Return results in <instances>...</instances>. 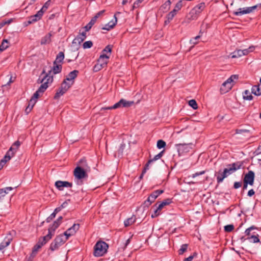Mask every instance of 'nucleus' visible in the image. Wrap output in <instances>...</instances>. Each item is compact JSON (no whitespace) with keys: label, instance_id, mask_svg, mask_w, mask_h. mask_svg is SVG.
Masks as SVG:
<instances>
[{"label":"nucleus","instance_id":"obj_19","mask_svg":"<svg viewBox=\"0 0 261 261\" xmlns=\"http://www.w3.org/2000/svg\"><path fill=\"white\" fill-rule=\"evenodd\" d=\"M238 76L237 75H232L230 77H229L226 81L224 82V85L227 84V89H231L232 85L233 82L234 80L238 79Z\"/></svg>","mask_w":261,"mask_h":261},{"label":"nucleus","instance_id":"obj_24","mask_svg":"<svg viewBox=\"0 0 261 261\" xmlns=\"http://www.w3.org/2000/svg\"><path fill=\"white\" fill-rule=\"evenodd\" d=\"M251 92L253 94L256 96L261 95V85L258 84L252 86Z\"/></svg>","mask_w":261,"mask_h":261},{"label":"nucleus","instance_id":"obj_20","mask_svg":"<svg viewBox=\"0 0 261 261\" xmlns=\"http://www.w3.org/2000/svg\"><path fill=\"white\" fill-rule=\"evenodd\" d=\"M13 189V188L11 187H8L0 189V202L2 201L6 195Z\"/></svg>","mask_w":261,"mask_h":261},{"label":"nucleus","instance_id":"obj_8","mask_svg":"<svg viewBox=\"0 0 261 261\" xmlns=\"http://www.w3.org/2000/svg\"><path fill=\"white\" fill-rule=\"evenodd\" d=\"M73 174L75 179L77 180V184H82L81 182L79 183L80 181L81 182L80 180L87 176L86 171L79 166L76 167L74 169Z\"/></svg>","mask_w":261,"mask_h":261},{"label":"nucleus","instance_id":"obj_3","mask_svg":"<svg viewBox=\"0 0 261 261\" xmlns=\"http://www.w3.org/2000/svg\"><path fill=\"white\" fill-rule=\"evenodd\" d=\"M109 246L103 241H98L94 247V255L95 256H101L107 251Z\"/></svg>","mask_w":261,"mask_h":261},{"label":"nucleus","instance_id":"obj_36","mask_svg":"<svg viewBox=\"0 0 261 261\" xmlns=\"http://www.w3.org/2000/svg\"><path fill=\"white\" fill-rule=\"evenodd\" d=\"M155 199H154L151 196L149 195L147 199L145 201L144 204L145 206L148 207L154 201Z\"/></svg>","mask_w":261,"mask_h":261},{"label":"nucleus","instance_id":"obj_30","mask_svg":"<svg viewBox=\"0 0 261 261\" xmlns=\"http://www.w3.org/2000/svg\"><path fill=\"white\" fill-rule=\"evenodd\" d=\"M171 2L170 0L167 1L161 7V9L164 12L167 11L170 7Z\"/></svg>","mask_w":261,"mask_h":261},{"label":"nucleus","instance_id":"obj_21","mask_svg":"<svg viewBox=\"0 0 261 261\" xmlns=\"http://www.w3.org/2000/svg\"><path fill=\"white\" fill-rule=\"evenodd\" d=\"M12 240L11 237H6L0 244V251H3L6 247L8 246Z\"/></svg>","mask_w":261,"mask_h":261},{"label":"nucleus","instance_id":"obj_32","mask_svg":"<svg viewBox=\"0 0 261 261\" xmlns=\"http://www.w3.org/2000/svg\"><path fill=\"white\" fill-rule=\"evenodd\" d=\"M255 48L254 46H250L249 48L242 50L243 56L247 55L250 53L253 52Z\"/></svg>","mask_w":261,"mask_h":261},{"label":"nucleus","instance_id":"obj_57","mask_svg":"<svg viewBox=\"0 0 261 261\" xmlns=\"http://www.w3.org/2000/svg\"><path fill=\"white\" fill-rule=\"evenodd\" d=\"M94 24V23L90 20V21L85 27V32H86L89 31Z\"/></svg>","mask_w":261,"mask_h":261},{"label":"nucleus","instance_id":"obj_39","mask_svg":"<svg viewBox=\"0 0 261 261\" xmlns=\"http://www.w3.org/2000/svg\"><path fill=\"white\" fill-rule=\"evenodd\" d=\"M163 192L164 190H158L152 192L150 195L154 198V199H156V198Z\"/></svg>","mask_w":261,"mask_h":261},{"label":"nucleus","instance_id":"obj_23","mask_svg":"<svg viewBox=\"0 0 261 261\" xmlns=\"http://www.w3.org/2000/svg\"><path fill=\"white\" fill-rule=\"evenodd\" d=\"M62 68V65L60 64H54L53 66L50 71H49V73L52 71L54 74H56L59 73L61 72Z\"/></svg>","mask_w":261,"mask_h":261},{"label":"nucleus","instance_id":"obj_6","mask_svg":"<svg viewBox=\"0 0 261 261\" xmlns=\"http://www.w3.org/2000/svg\"><path fill=\"white\" fill-rule=\"evenodd\" d=\"M205 7L204 3H201L194 7L190 11L189 14L191 19H195L198 15L201 13Z\"/></svg>","mask_w":261,"mask_h":261},{"label":"nucleus","instance_id":"obj_26","mask_svg":"<svg viewBox=\"0 0 261 261\" xmlns=\"http://www.w3.org/2000/svg\"><path fill=\"white\" fill-rule=\"evenodd\" d=\"M14 155V154H13V152L8 151L4 158L2 160H1V161L4 162V163L6 164V163L8 161H9L11 159V158L13 157Z\"/></svg>","mask_w":261,"mask_h":261},{"label":"nucleus","instance_id":"obj_11","mask_svg":"<svg viewBox=\"0 0 261 261\" xmlns=\"http://www.w3.org/2000/svg\"><path fill=\"white\" fill-rule=\"evenodd\" d=\"M80 225L79 224H74L71 227L68 228L64 232V235L67 238L70 236L74 235L76 232L79 229Z\"/></svg>","mask_w":261,"mask_h":261},{"label":"nucleus","instance_id":"obj_48","mask_svg":"<svg viewBox=\"0 0 261 261\" xmlns=\"http://www.w3.org/2000/svg\"><path fill=\"white\" fill-rule=\"evenodd\" d=\"M248 239L251 242L253 243H258L259 242V239H258L257 236L255 235H252L250 237H248Z\"/></svg>","mask_w":261,"mask_h":261},{"label":"nucleus","instance_id":"obj_41","mask_svg":"<svg viewBox=\"0 0 261 261\" xmlns=\"http://www.w3.org/2000/svg\"><path fill=\"white\" fill-rule=\"evenodd\" d=\"M188 245L187 244H182L178 250V254L181 255L185 252L188 249Z\"/></svg>","mask_w":261,"mask_h":261},{"label":"nucleus","instance_id":"obj_51","mask_svg":"<svg viewBox=\"0 0 261 261\" xmlns=\"http://www.w3.org/2000/svg\"><path fill=\"white\" fill-rule=\"evenodd\" d=\"M105 68L102 65H101L100 64H99L97 62V63L95 65V66L93 67V71L94 72H98L100 71L102 68Z\"/></svg>","mask_w":261,"mask_h":261},{"label":"nucleus","instance_id":"obj_43","mask_svg":"<svg viewBox=\"0 0 261 261\" xmlns=\"http://www.w3.org/2000/svg\"><path fill=\"white\" fill-rule=\"evenodd\" d=\"M114 18H115L114 20H112V21H110L109 22H108L107 23L110 26L109 28H108V29H113L115 27L116 24L117 23V17L116 16V14H115V15H114Z\"/></svg>","mask_w":261,"mask_h":261},{"label":"nucleus","instance_id":"obj_49","mask_svg":"<svg viewBox=\"0 0 261 261\" xmlns=\"http://www.w3.org/2000/svg\"><path fill=\"white\" fill-rule=\"evenodd\" d=\"M50 4V1H47L43 6L42 8L40 10V11H42V13L44 12L48 9Z\"/></svg>","mask_w":261,"mask_h":261},{"label":"nucleus","instance_id":"obj_56","mask_svg":"<svg viewBox=\"0 0 261 261\" xmlns=\"http://www.w3.org/2000/svg\"><path fill=\"white\" fill-rule=\"evenodd\" d=\"M234 228L233 225H227L224 226V230L226 232H230Z\"/></svg>","mask_w":261,"mask_h":261},{"label":"nucleus","instance_id":"obj_4","mask_svg":"<svg viewBox=\"0 0 261 261\" xmlns=\"http://www.w3.org/2000/svg\"><path fill=\"white\" fill-rule=\"evenodd\" d=\"M67 238L64 234L58 236L50 245V249L55 251L58 249L60 246L63 245L67 240Z\"/></svg>","mask_w":261,"mask_h":261},{"label":"nucleus","instance_id":"obj_10","mask_svg":"<svg viewBox=\"0 0 261 261\" xmlns=\"http://www.w3.org/2000/svg\"><path fill=\"white\" fill-rule=\"evenodd\" d=\"M257 7V6L252 7L243 8V9L240 8L238 11L234 12L233 14L236 16H241L244 14H248L254 11Z\"/></svg>","mask_w":261,"mask_h":261},{"label":"nucleus","instance_id":"obj_16","mask_svg":"<svg viewBox=\"0 0 261 261\" xmlns=\"http://www.w3.org/2000/svg\"><path fill=\"white\" fill-rule=\"evenodd\" d=\"M43 13H42V11H38L37 13L29 17L28 20V23L29 24L35 22L41 19L43 15Z\"/></svg>","mask_w":261,"mask_h":261},{"label":"nucleus","instance_id":"obj_13","mask_svg":"<svg viewBox=\"0 0 261 261\" xmlns=\"http://www.w3.org/2000/svg\"><path fill=\"white\" fill-rule=\"evenodd\" d=\"M55 186L60 191L63 190L64 187L71 188L72 186L71 182L66 181L58 180L55 182Z\"/></svg>","mask_w":261,"mask_h":261},{"label":"nucleus","instance_id":"obj_29","mask_svg":"<svg viewBox=\"0 0 261 261\" xmlns=\"http://www.w3.org/2000/svg\"><path fill=\"white\" fill-rule=\"evenodd\" d=\"M136 221V218L134 216L130 218H128L124 222L125 226L127 227L133 224Z\"/></svg>","mask_w":261,"mask_h":261},{"label":"nucleus","instance_id":"obj_63","mask_svg":"<svg viewBox=\"0 0 261 261\" xmlns=\"http://www.w3.org/2000/svg\"><path fill=\"white\" fill-rule=\"evenodd\" d=\"M244 133H249V130L247 129H237L236 134H242Z\"/></svg>","mask_w":261,"mask_h":261},{"label":"nucleus","instance_id":"obj_59","mask_svg":"<svg viewBox=\"0 0 261 261\" xmlns=\"http://www.w3.org/2000/svg\"><path fill=\"white\" fill-rule=\"evenodd\" d=\"M56 217V215L55 214H54L53 213L50 214V215L46 219V221L47 223H49L53 219H54Z\"/></svg>","mask_w":261,"mask_h":261},{"label":"nucleus","instance_id":"obj_35","mask_svg":"<svg viewBox=\"0 0 261 261\" xmlns=\"http://www.w3.org/2000/svg\"><path fill=\"white\" fill-rule=\"evenodd\" d=\"M171 201L169 199H166L162 201L159 205L158 206V209L162 210L164 206L167 205L171 203Z\"/></svg>","mask_w":261,"mask_h":261},{"label":"nucleus","instance_id":"obj_9","mask_svg":"<svg viewBox=\"0 0 261 261\" xmlns=\"http://www.w3.org/2000/svg\"><path fill=\"white\" fill-rule=\"evenodd\" d=\"M50 240V234H46L42 238L40 239L37 244L34 247L33 249V253H36L38 250L44 244H45L49 240Z\"/></svg>","mask_w":261,"mask_h":261},{"label":"nucleus","instance_id":"obj_58","mask_svg":"<svg viewBox=\"0 0 261 261\" xmlns=\"http://www.w3.org/2000/svg\"><path fill=\"white\" fill-rule=\"evenodd\" d=\"M161 210V209H158V207L157 206L156 209L154 210L153 214H152L151 215V217L152 218H155V217L158 216L160 215V211Z\"/></svg>","mask_w":261,"mask_h":261},{"label":"nucleus","instance_id":"obj_50","mask_svg":"<svg viewBox=\"0 0 261 261\" xmlns=\"http://www.w3.org/2000/svg\"><path fill=\"white\" fill-rule=\"evenodd\" d=\"M200 38V36L199 35L196 36L194 38H193L190 40V43L193 44V46L191 47L190 49L194 46V45L196 44L198 42L197 40L199 39Z\"/></svg>","mask_w":261,"mask_h":261},{"label":"nucleus","instance_id":"obj_52","mask_svg":"<svg viewBox=\"0 0 261 261\" xmlns=\"http://www.w3.org/2000/svg\"><path fill=\"white\" fill-rule=\"evenodd\" d=\"M144 1V0H136L133 4V9H134L139 7L141 6V4Z\"/></svg>","mask_w":261,"mask_h":261},{"label":"nucleus","instance_id":"obj_1","mask_svg":"<svg viewBox=\"0 0 261 261\" xmlns=\"http://www.w3.org/2000/svg\"><path fill=\"white\" fill-rule=\"evenodd\" d=\"M41 76L38 80V82L42 83L39 89L34 93L31 99L29 102L28 107L25 109V112L28 114L31 112L34 106L37 101V99L39 96L40 94H42L48 87V84L51 83L53 81V76L49 75L48 74L44 75L42 79H41Z\"/></svg>","mask_w":261,"mask_h":261},{"label":"nucleus","instance_id":"obj_61","mask_svg":"<svg viewBox=\"0 0 261 261\" xmlns=\"http://www.w3.org/2000/svg\"><path fill=\"white\" fill-rule=\"evenodd\" d=\"M205 173V171H200L199 172H196L194 174H193L192 175H191L190 176L192 178H195L199 175H202L203 174H204Z\"/></svg>","mask_w":261,"mask_h":261},{"label":"nucleus","instance_id":"obj_31","mask_svg":"<svg viewBox=\"0 0 261 261\" xmlns=\"http://www.w3.org/2000/svg\"><path fill=\"white\" fill-rule=\"evenodd\" d=\"M243 56L242 49H237L231 54L232 58H237Z\"/></svg>","mask_w":261,"mask_h":261},{"label":"nucleus","instance_id":"obj_34","mask_svg":"<svg viewBox=\"0 0 261 261\" xmlns=\"http://www.w3.org/2000/svg\"><path fill=\"white\" fill-rule=\"evenodd\" d=\"M243 98L246 100H251L253 99V96L250 93L249 90H245L243 93Z\"/></svg>","mask_w":261,"mask_h":261},{"label":"nucleus","instance_id":"obj_14","mask_svg":"<svg viewBox=\"0 0 261 261\" xmlns=\"http://www.w3.org/2000/svg\"><path fill=\"white\" fill-rule=\"evenodd\" d=\"M86 38V32H83L80 33L72 41V44H80L82 43Z\"/></svg>","mask_w":261,"mask_h":261},{"label":"nucleus","instance_id":"obj_42","mask_svg":"<svg viewBox=\"0 0 261 261\" xmlns=\"http://www.w3.org/2000/svg\"><path fill=\"white\" fill-rule=\"evenodd\" d=\"M230 89H227V84L224 85V82L222 84L220 87V92L222 94L226 93L228 92Z\"/></svg>","mask_w":261,"mask_h":261},{"label":"nucleus","instance_id":"obj_27","mask_svg":"<svg viewBox=\"0 0 261 261\" xmlns=\"http://www.w3.org/2000/svg\"><path fill=\"white\" fill-rule=\"evenodd\" d=\"M72 85V83L64 80L61 84V87L64 91H67L69 89V88L71 87V86Z\"/></svg>","mask_w":261,"mask_h":261},{"label":"nucleus","instance_id":"obj_12","mask_svg":"<svg viewBox=\"0 0 261 261\" xmlns=\"http://www.w3.org/2000/svg\"><path fill=\"white\" fill-rule=\"evenodd\" d=\"M255 174L252 171H249L244 176L243 181L248 183L249 185L253 186L254 184Z\"/></svg>","mask_w":261,"mask_h":261},{"label":"nucleus","instance_id":"obj_60","mask_svg":"<svg viewBox=\"0 0 261 261\" xmlns=\"http://www.w3.org/2000/svg\"><path fill=\"white\" fill-rule=\"evenodd\" d=\"M148 169V165H146L143 170L142 171L141 174L140 175V176L139 177L140 179H141L143 178L144 174L146 173V170Z\"/></svg>","mask_w":261,"mask_h":261},{"label":"nucleus","instance_id":"obj_62","mask_svg":"<svg viewBox=\"0 0 261 261\" xmlns=\"http://www.w3.org/2000/svg\"><path fill=\"white\" fill-rule=\"evenodd\" d=\"M17 149L16 146H14V144L12 145V146L9 149V151H11V152L13 153V154H15V153L16 152Z\"/></svg>","mask_w":261,"mask_h":261},{"label":"nucleus","instance_id":"obj_18","mask_svg":"<svg viewBox=\"0 0 261 261\" xmlns=\"http://www.w3.org/2000/svg\"><path fill=\"white\" fill-rule=\"evenodd\" d=\"M60 225V222L55 221L52 226L48 228L47 234H50V239L54 235L55 230Z\"/></svg>","mask_w":261,"mask_h":261},{"label":"nucleus","instance_id":"obj_46","mask_svg":"<svg viewBox=\"0 0 261 261\" xmlns=\"http://www.w3.org/2000/svg\"><path fill=\"white\" fill-rule=\"evenodd\" d=\"M166 144V142L164 141H163V140H159L157 142L156 146L159 149H161L162 148L165 147Z\"/></svg>","mask_w":261,"mask_h":261},{"label":"nucleus","instance_id":"obj_7","mask_svg":"<svg viewBox=\"0 0 261 261\" xmlns=\"http://www.w3.org/2000/svg\"><path fill=\"white\" fill-rule=\"evenodd\" d=\"M192 143L176 144L175 145L179 155H183L190 152L192 149Z\"/></svg>","mask_w":261,"mask_h":261},{"label":"nucleus","instance_id":"obj_64","mask_svg":"<svg viewBox=\"0 0 261 261\" xmlns=\"http://www.w3.org/2000/svg\"><path fill=\"white\" fill-rule=\"evenodd\" d=\"M242 186L241 182H235L233 185V187L234 189H238L240 188Z\"/></svg>","mask_w":261,"mask_h":261},{"label":"nucleus","instance_id":"obj_22","mask_svg":"<svg viewBox=\"0 0 261 261\" xmlns=\"http://www.w3.org/2000/svg\"><path fill=\"white\" fill-rule=\"evenodd\" d=\"M64 59V54L62 51H60L57 55L55 60L54 62V64H60L62 65L63 61Z\"/></svg>","mask_w":261,"mask_h":261},{"label":"nucleus","instance_id":"obj_33","mask_svg":"<svg viewBox=\"0 0 261 261\" xmlns=\"http://www.w3.org/2000/svg\"><path fill=\"white\" fill-rule=\"evenodd\" d=\"M112 47L110 45H107L101 51V54L109 55L110 57L111 54Z\"/></svg>","mask_w":261,"mask_h":261},{"label":"nucleus","instance_id":"obj_28","mask_svg":"<svg viewBox=\"0 0 261 261\" xmlns=\"http://www.w3.org/2000/svg\"><path fill=\"white\" fill-rule=\"evenodd\" d=\"M164 152V150H163L158 154L155 155L153 159L149 160L146 165H149L152 162L160 159L163 156Z\"/></svg>","mask_w":261,"mask_h":261},{"label":"nucleus","instance_id":"obj_5","mask_svg":"<svg viewBox=\"0 0 261 261\" xmlns=\"http://www.w3.org/2000/svg\"><path fill=\"white\" fill-rule=\"evenodd\" d=\"M134 103V102L133 101H127L125 99H121L113 106L103 108L102 109L111 110L116 109L119 108H128L131 107Z\"/></svg>","mask_w":261,"mask_h":261},{"label":"nucleus","instance_id":"obj_38","mask_svg":"<svg viewBox=\"0 0 261 261\" xmlns=\"http://www.w3.org/2000/svg\"><path fill=\"white\" fill-rule=\"evenodd\" d=\"M177 12L175 10H173L170 13L168 14L166 18H168V22L169 23L171 20L173 19L174 16L176 14Z\"/></svg>","mask_w":261,"mask_h":261},{"label":"nucleus","instance_id":"obj_53","mask_svg":"<svg viewBox=\"0 0 261 261\" xmlns=\"http://www.w3.org/2000/svg\"><path fill=\"white\" fill-rule=\"evenodd\" d=\"M198 255L196 252H194L192 255H190L188 257L185 258L184 259V261H191L193 259L195 258V257Z\"/></svg>","mask_w":261,"mask_h":261},{"label":"nucleus","instance_id":"obj_25","mask_svg":"<svg viewBox=\"0 0 261 261\" xmlns=\"http://www.w3.org/2000/svg\"><path fill=\"white\" fill-rule=\"evenodd\" d=\"M51 36L50 33H48L44 36L41 40V44L44 45L49 43L51 41Z\"/></svg>","mask_w":261,"mask_h":261},{"label":"nucleus","instance_id":"obj_15","mask_svg":"<svg viewBox=\"0 0 261 261\" xmlns=\"http://www.w3.org/2000/svg\"><path fill=\"white\" fill-rule=\"evenodd\" d=\"M109 58V55L101 54L97 62L103 67H106Z\"/></svg>","mask_w":261,"mask_h":261},{"label":"nucleus","instance_id":"obj_40","mask_svg":"<svg viewBox=\"0 0 261 261\" xmlns=\"http://www.w3.org/2000/svg\"><path fill=\"white\" fill-rule=\"evenodd\" d=\"M66 91H64L63 89L60 87L59 90L56 92L54 98L56 99H58L61 96L63 95Z\"/></svg>","mask_w":261,"mask_h":261},{"label":"nucleus","instance_id":"obj_17","mask_svg":"<svg viewBox=\"0 0 261 261\" xmlns=\"http://www.w3.org/2000/svg\"><path fill=\"white\" fill-rule=\"evenodd\" d=\"M79 71L76 70L70 72L67 76L65 80L73 84L74 80L76 77Z\"/></svg>","mask_w":261,"mask_h":261},{"label":"nucleus","instance_id":"obj_45","mask_svg":"<svg viewBox=\"0 0 261 261\" xmlns=\"http://www.w3.org/2000/svg\"><path fill=\"white\" fill-rule=\"evenodd\" d=\"M105 12V10H102L98 12L91 20L94 23L96 21L97 19L101 15Z\"/></svg>","mask_w":261,"mask_h":261},{"label":"nucleus","instance_id":"obj_55","mask_svg":"<svg viewBox=\"0 0 261 261\" xmlns=\"http://www.w3.org/2000/svg\"><path fill=\"white\" fill-rule=\"evenodd\" d=\"M182 6V1H180L176 4L175 7L173 10H175L176 12H177L181 8Z\"/></svg>","mask_w":261,"mask_h":261},{"label":"nucleus","instance_id":"obj_47","mask_svg":"<svg viewBox=\"0 0 261 261\" xmlns=\"http://www.w3.org/2000/svg\"><path fill=\"white\" fill-rule=\"evenodd\" d=\"M189 105L194 110H196L198 108L197 102L194 99H191L189 100Z\"/></svg>","mask_w":261,"mask_h":261},{"label":"nucleus","instance_id":"obj_2","mask_svg":"<svg viewBox=\"0 0 261 261\" xmlns=\"http://www.w3.org/2000/svg\"><path fill=\"white\" fill-rule=\"evenodd\" d=\"M241 165L240 163H234L227 165L222 172H219L217 175V180L218 183L222 182L223 179L227 177L241 168Z\"/></svg>","mask_w":261,"mask_h":261},{"label":"nucleus","instance_id":"obj_44","mask_svg":"<svg viewBox=\"0 0 261 261\" xmlns=\"http://www.w3.org/2000/svg\"><path fill=\"white\" fill-rule=\"evenodd\" d=\"M93 45V42L91 41H87L85 42L83 44L84 49H87L91 48Z\"/></svg>","mask_w":261,"mask_h":261},{"label":"nucleus","instance_id":"obj_54","mask_svg":"<svg viewBox=\"0 0 261 261\" xmlns=\"http://www.w3.org/2000/svg\"><path fill=\"white\" fill-rule=\"evenodd\" d=\"M255 229H256V228L254 226H252L249 228H247V229H246L245 233L246 234V236H250L251 231Z\"/></svg>","mask_w":261,"mask_h":261},{"label":"nucleus","instance_id":"obj_37","mask_svg":"<svg viewBox=\"0 0 261 261\" xmlns=\"http://www.w3.org/2000/svg\"><path fill=\"white\" fill-rule=\"evenodd\" d=\"M9 46V42L7 40L5 39L3 41L1 45H0V51H3Z\"/></svg>","mask_w":261,"mask_h":261}]
</instances>
